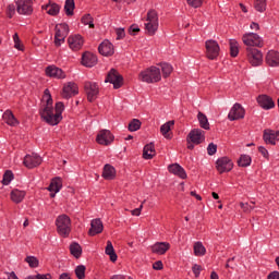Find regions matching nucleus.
<instances>
[{
    "label": "nucleus",
    "mask_w": 279,
    "mask_h": 279,
    "mask_svg": "<svg viewBox=\"0 0 279 279\" xmlns=\"http://www.w3.org/2000/svg\"><path fill=\"white\" fill-rule=\"evenodd\" d=\"M43 106L39 114L48 125H58L62 121V113L64 112V102L59 101L53 109V98H51V92L45 89L43 96Z\"/></svg>",
    "instance_id": "obj_1"
},
{
    "label": "nucleus",
    "mask_w": 279,
    "mask_h": 279,
    "mask_svg": "<svg viewBox=\"0 0 279 279\" xmlns=\"http://www.w3.org/2000/svg\"><path fill=\"white\" fill-rule=\"evenodd\" d=\"M158 27H160V19L158 17V11L150 9L148 10L144 22L145 34H147L148 36H156Z\"/></svg>",
    "instance_id": "obj_2"
},
{
    "label": "nucleus",
    "mask_w": 279,
    "mask_h": 279,
    "mask_svg": "<svg viewBox=\"0 0 279 279\" xmlns=\"http://www.w3.org/2000/svg\"><path fill=\"white\" fill-rule=\"evenodd\" d=\"M141 82L146 84H156L162 80V74L160 73V68L151 65L140 73Z\"/></svg>",
    "instance_id": "obj_3"
},
{
    "label": "nucleus",
    "mask_w": 279,
    "mask_h": 279,
    "mask_svg": "<svg viewBox=\"0 0 279 279\" xmlns=\"http://www.w3.org/2000/svg\"><path fill=\"white\" fill-rule=\"evenodd\" d=\"M57 231L60 236L66 239L71 234V218L66 214H62L56 219Z\"/></svg>",
    "instance_id": "obj_4"
},
{
    "label": "nucleus",
    "mask_w": 279,
    "mask_h": 279,
    "mask_svg": "<svg viewBox=\"0 0 279 279\" xmlns=\"http://www.w3.org/2000/svg\"><path fill=\"white\" fill-rule=\"evenodd\" d=\"M54 45L57 47H62V45H64V40H66V36H69V24H57L54 27Z\"/></svg>",
    "instance_id": "obj_5"
},
{
    "label": "nucleus",
    "mask_w": 279,
    "mask_h": 279,
    "mask_svg": "<svg viewBox=\"0 0 279 279\" xmlns=\"http://www.w3.org/2000/svg\"><path fill=\"white\" fill-rule=\"evenodd\" d=\"M17 14L32 16L34 14V0H14Z\"/></svg>",
    "instance_id": "obj_6"
},
{
    "label": "nucleus",
    "mask_w": 279,
    "mask_h": 279,
    "mask_svg": "<svg viewBox=\"0 0 279 279\" xmlns=\"http://www.w3.org/2000/svg\"><path fill=\"white\" fill-rule=\"evenodd\" d=\"M246 58L252 66H260L263 64V52L257 48L246 47Z\"/></svg>",
    "instance_id": "obj_7"
},
{
    "label": "nucleus",
    "mask_w": 279,
    "mask_h": 279,
    "mask_svg": "<svg viewBox=\"0 0 279 279\" xmlns=\"http://www.w3.org/2000/svg\"><path fill=\"white\" fill-rule=\"evenodd\" d=\"M206 57L208 60H217L219 58V51H221V47H219V43L215 39H209L205 41Z\"/></svg>",
    "instance_id": "obj_8"
},
{
    "label": "nucleus",
    "mask_w": 279,
    "mask_h": 279,
    "mask_svg": "<svg viewBox=\"0 0 279 279\" xmlns=\"http://www.w3.org/2000/svg\"><path fill=\"white\" fill-rule=\"evenodd\" d=\"M234 169V162L230 157L225 156L216 160V170L218 173H230Z\"/></svg>",
    "instance_id": "obj_9"
},
{
    "label": "nucleus",
    "mask_w": 279,
    "mask_h": 279,
    "mask_svg": "<svg viewBox=\"0 0 279 279\" xmlns=\"http://www.w3.org/2000/svg\"><path fill=\"white\" fill-rule=\"evenodd\" d=\"M242 43L247 47H263V38L256 33H246L242 36Z\"/></svg>",
    "instance_id": "obj_10"
},
{
    "label": "nucleus",
    "mask_w": 279,
    "mask_h": 279,
    "mask_svg": "<svg viewBox=\"0 0 279 279\" xmlns=\"http://www.w3.org/2000/svg\"><path fill=\"white\" fill-rule=\"evenodd\" d=\"M206 141V132L202 129H193L187 135V142L193 145H202Z\"/></svg>",
    "instance_id": "obj_11"
},
{
    "label": "nucleus",
    "mask_w": 279,
    "mask_h": 279,
    "mask_svg": "<svg viewBox=\"0 0 279 279\" xmlns=\"http://www.w3.org/2000/svg\"><path fill=\"white\" fill-rule=\"evenodd\" d=\"M85 93L87 95L88 101H95L99 96V84L95 82L87 81L84 84Z\"/></svg>",
    "instance_id": "obj_12"
},
{
    "label": "nucleus",
    "mask_w": 279,
    "mask_h": 279,
    "mask_svg": "<svg viewBox=\"0 0 279 279\" xmlns=\"http://www.w3.org/2000/svg\"><path fill=\"white\" fill-rule=\"evenodd\" d=\"M114 141V135H112V132H110V130H101L99 131V133L96 136V142L98 143V145H105L106 147H108V145H112Z\"/></svg>",
    "instance_id": "obj_13"
},
{
    "label": "nucleus",
    "mask_w": 279,
    "mask_h": 279,
    "mask_svg": "<svg viewBox=\"0 0 279 279\" xmlns=\"http://www.w3.org/2000/svg\"><path fill=\"white\" fill-rule=\"evenodd\" d=\"M105 82L109 84H113V88L118 89V88H121V86H123V76H121V74H119L117 70L111 69Z\"/></svg>",
    "instance_id": "obj_14"
},
{
    "label": "nucleus",
    "mask_w": 279,
    "mask_h": 279,
    "mask_svg": "<svg viewBox=\"0 0 279 279\" xmlns=\"http://www.w3.org/2000/svg\"><path fill=\"white\" fill-rule=\"evenodd\" d=\"M45 73L47 77H52L54 80H66V73L54 64L48 65L45 69Z\"/></svg>",
    "instance_id": "obj_15"
},
{
    "label": "nucleus",
    "mask_w": 279,
    "mask_h": 279,
    "mask_svg": "<svg viewBox=\"0 0 279 279\" xmlns=\"http://www.w3.org/2000/svg\"><path fill=\"white\" fill-rule=\"evenodd\" d=\"M229 121H239V119H245V109L241 104L236 102L233 105L228 114Z\"/></svg>",
    "instance_id": "obj_16"
},
{
    "label": "nucleus",
    "mask_w": 279,
    "mask_h": 279,
    "mask_svg": "<svg viewBox=\"0 0 279 279\" xmlns=\"http://www.w3.org/2000/svg\"><path fill=\"white\" fill-rule=\"evenodd\" d=\"M80 93V87L75 84V82H68L63 85L62 97L63 99H71V97H75Z\"/></svg>",
    "instance_id": "obj_17"
},
{
    "label": "nucleus",
    "mask_w": 279,
    "mask_h": 279,
    "mask_svg": "<svg viewBox=\"0 0 279 279\" xmlns=\"http://www.w3.org/2000/svg\"><path fill=\"white\" fill-rule=\"evenodd\" d=\"M24 166L27 167V169H34L36 167H40L43 165V157H40L38 154L33 153L32 155H26L24 157Z\"/></svg>",
    "instance_id": "obj_18"
},
{
    "label": "nucleus",
    "mask_w": 279,
    "mask_h": 279,
    "mask_svg": "<svg viewBox=\"0 0 279 279\" xmlns=\"http://www.w3.org/2000/svg\"><path fill=\"white\" fill-rule=\"evenodd\" d=\"M68 45L72 51H80L84 47V37L80 34L71 35L68 38Z\"/></svg>",
    "instance_id": "obj_19"
},
{
    "label": "nucleus",
    "mask_w": 279,
    "mask_h": 279,
    "mask_svg": "<svg viewBox=\"0 0 279 279\" xmlns=\"http://www.w3.org/2000/svg\"><path fill=\"white\" fill-rule=\"evenodd\" d=\"M151 253L157 254V256H165L166 252L171 250V244L169 242H156L150 246Z\"/></svg>",
    "instance_id": "obj_20"
},
{
    "label": "nucleus",
    "mask_w": 279,
    "mask_h": 279,
    "mask_svg": "<svg viewBox=\"0 0 279 279\" xmlns=\"http://www.w3.org/2000/svg\"><path fill=\"white\" fill-rule=\"evenodd\" d=\"M104 232V222L101 219L96 218L90 221V228L88 230L89 236H97Z\"/></svg>",
    "instance_id": "obj_21"
},
{
    "label": "nucleus",
    "mask_w": 279,
    "mask_h": 279,
    "mask_svg": "<svg viewBox=\"0 0 279 279\" xmlns=\"http://www.w3.org/2000/svg\"><path fill=\"white\" fill-rule=\"evenodd\" d=\"M257 104L263 110H271L272 108H276V102H274V99L267 95H259L257 97Z\"/></svg>",
    "instance_id": "obj_22"
},
{
    "label": "nucleus",
    "mask_w": 279,
    "mask_h": 279,
    "mask_svg": "<svg viewBox=\"0 0 279 279\" xmlns=\"http://www.w3.org/2000/svg\"><path fill=\"white\" fill-rule=\"evenodd\" d=\"M98 51L101 56H105L106 58L114 56V45H112V43H110L109 40H104L99 45Z\"/></svg>",
    "instance_id": "obj_23"
},
{
    "label": "nucleus",
    "mask_w": 279,
    "mask_h": 279,
    "mask_svg": "<svg viewBox=\"0 0 279 279\" xmlns=\"http://www.w3.org/2000/svg\"><path fill=\"white\" fill-rule=\"evenodd\" d=\"M263 138L267 145H276V141H279V131L266 129Z\"/></svg>",
    "instance_id": "obj_24"
},
{
    "label": "nucleus",
    "mask_w": 279,
    "mask_h": 279,
    "mask_svg": "<svg viewBox=\"0 0 279 279\" xmlns=\"http://www.w3.org/2000/svg\"><path fill=\"white\" fill-rule=\"evenodd\" d=\"M82 64L83 66H87L88 69H93L95 64H97V56L92 52H85L82 56Z\"/></svg>",
    "instance_id": "obj_25"
},
{
    "label": "nucleus",
    "mask_w": 279,
    "mask_h": 279,
    "mask_svg": "<svg viewBox=\"0 0 279 279\" xmlns=\"http://www.w3.org/2000/svg\"><path fill=\"white\" fill-rule=\"evenodd\" d=\"M62 190V179L59 177H56L51 180L50 185L48 187V191H50V197H56L57 193H60Z\"/></svg>",
    "instance_id": "obj_26"
},
{
    "label": "nucleus",
    "mask_w": 279,
    "mask_h": 279,
    "mask_svg": "<svg viewBox=\"0 0 279 279\" xmlns=\"http://www.w3.org/2000/svg\"><path fill=\"white\" fill-rule=\"evenodd\" d=\"M168 171L170 173H172L173 175H177L178 178H181V180H186V178H187L186 171L179 163L170 165L168 167Z\"/></svg>",
    "instance_id": "obj_27"
},
{
    "label": "nucleus",
    "mask_w": 279,
    "mask_h": 279,
    "mask_svg": "<svg viewBox=\"0 0 279 279\" xmlns=\"http://www.w3.org/2000/svg\"><path fill=\"white\" fill-rule=\"evenodd\" d=\"M2 120L4 121V123H7V125H10V128H16V125H19L20 123L19 119L14 117L12 110H5L2 114Z\"/></svg>",
    "instance_id": "obj_28"
},
{
    "label": "nucleus",
    "mask_w": 279,
    "mask_h": 279,
    "mask_svg": "<svg viewBox=\"0 0 279 279\" xmlns=\"http://www.w3.org/2000/svg\"><path fill=\"white\" fill-rule=\"evenodd\" d=\"M104 180H114L117 178V169L110 163H106L102 169Z\"/></svg>",
    "instance_id": "obj_29"
},
{
    "label": "nucleus",
    "mask_w": 279,
    "mask_h": 279,
    "mask_svg": "<svg viewBox=\"0 0 279 279\" xmlns=\"http://www.w3.org/2000/svg\"><path fill=\"white\" fill-rule=\"evenodd\" d=\"M266 62L268 66H279V52L269 50L266 54Z\"/></svg>",
    "instance_id": "obj_30"
},
{
    "label": "nucleus",
    "mask_w": 279,
    "mask_h": 279,
    "mask_svg": "<svg viewBox=\"0 0 279 279\" xmlns=\"http://www.w3.org/2000/svg\"><path fill=\"white\" fill-rule=\"evenodd\" d=\"M41 10H45L49 16H58V14H60V7L56 2L44 4Z\"/></svg>",
    "instance_id": "obj_31"
},
{
    "label": "nucleus",
    "mask_w": 279,
    "mask_h": 279,
    "mask_svg": "<svg viewBox=\"0 0 279 279\" xmlns=\"http://www.w3.org/2000/svg\"><path fill=\"white\" fill-rule=\"evenodd\" d=\"M10 195H11V201L14 204H21V202L25 199V196L27 195V193L23 190L15 189L11 192Z\"/></svg>",
    "instance_id": "obj_32"
},
{
    "label": "nucleus",
    "mask_w": 279,
    "mask_h": 279,
    "mask_svg": "<svg viewBox=\"0 0 279 279\" xmlns=\"http://www.w3.org/2000/svg\"><path fill=\"white\" fill-rule=\"evenodd\" d=\"M154 156H156V146L154 145V143L145 145L143 150V158L145 160H151Z\"/></svg>",
    "instance_id": "obj_33"
},
{
    "label": "nucleus",
    "mask_w": 279,
    "mask_h": 279,
    "mask_svg": "<svg viewBox=\"0 0 279 279\" xmlns=\"http://www.w3.org/2000/svg\"><path fill=\"white\" fill-rule=\"evenodd\" d=\"M105 254L109 256L111 263H117L119 256L117 255V252H114V246L112 245V242L109 240L107 241V246L105 248Z\"/></svg>",
    "instance_id": "obj_34"
},
{
    "label": "nucleus",
    "mask_w": 279,
    "mask_h": 279,
    "mask_svg": "<svg viewBox=\"0 0 279 279\" xmlns=\"http://www.w3.org/2000/svg\"><path fill=\"white\" fill-rule=\"evenodd\" d=\"M173 125H175V121H173V120L168 121L165 124H162L160 126V133L162 134V136H165L168 140H171V134H169V132H171V128H173Z\"/></svg>",
    "instance_id": "obj_35"
},
{
    "label": "nucleus",
    "mask_w": 279,
    "mask_h": 279,
    "mask_svg": "<svg viewBox=\"0 0 279 279\" xmlns=\"http://www.w3.org/2000/svg\"><path fill=\"white\" fill-rule=\"evenodd\" d=\"M229 49H230L231 58H236V56H239V49H240L239 41H236V39H230Z\"/></svg>",
    "instance_id": "obj_36"
},
{
    "label": "nucleus",
    "mask_w": 279,
    "mask_h": 279,
    "mask_svg": "<svg viewBox=\"0 0 279 279\" xmlns=\"http://www.w3.org/2000/svg\"><path fill=\"white\" fill-rule=\"evenodd\" d=\"M199 126L203 128V130H210V123H208V117L204 114L202 111L197 114Z\"/></svg>",
    "instance_id": "obj_37"
},
{
    "label": "nucleus",
    "mask_w": 279,
    "mask_h": 279,
    "mask_svg": "<svg viewBox=\"0 0 279 279\" xmlns=\"http://www.w3.org/2000/svg\"><path fill=\"white\" fill-rule=\"evenodd\" d=\"M70 254H72L74 258H80L82 256V245L76 242L70 244Z\"/></svg>",
    "instance_id": "obj_38"
},
{
    "label": "nucleus",
    "mask_w": 279,
    "mask_h": 279,
    "mask_svg": "<svg viewBox=\"0 0 279 279\" xmlns=\"http://www.w3.org/2000/svg\"><path fill=\"white\" fill-rule=\"evenodd\" d=\"M64 12L66 16H73L75 12V0H65Z\"/></svg>",
    "instance_id": "obj_39"
},
{
    "label": "nucleus",
    "mask_w": 279,
    "mask_h": 279,
    "mask_svg": "<svg viewBox=\"0 0 279 279\" xmlns=\"http://www.w3.org/2000/svg\"><path fill=\"white\" fill-rule=\"evenodd\" d=\"M194 256H206V246L202 242L194 243Z\"/></svg>",
    "instance_id": "obj_40"
},
{
    "label": "nucleus",
    "mask_w": 279,
    "mask_h": 279,
    "mask_svg": "<svg viewBox=\"0 0 279 279\" xmlns=\"http://www.w3.org/2000/svg\"><path fill=\"white\" fill-rule=\"evenodd\" d=\"M238 165L239 167H250L252 165V157L250 155H241Z\"/></svg>",
    "instance_id": "obj_41"
},
{
    "label": "nucleus",
    "mask_w": 279,
    "mask_h": 279,
    "mask_svg": "<svg viewBox=\"0 0 279 279\" xmlns=\"http://www.w3.org/2000/svg\"><path fill=\"white\" fill-rule=\"evenodd\" d=\"M254 8L257 12L267 10V0H254Z\"/></svg>",
    "instance_id": "obj_42"
},
{
    "label": "nucleus",
    "mask_w": 279,
    "mask_h": 279,
    "mask_svg": "<svg viewBox=\"0 0 279 279\" xmlns=\"http://www.w3.org/2000/svg\"><path fill=\"white\" fill-rule=\"evenodd\" d=\"M81 22L83 23V25H88L89 29L95 28V22L90 14L83 15Z\"/></svg>",
    "instance_id": "obj_43"
},
{
    "label": "nucleus",
    "mask_w": 279,
    "mask_h": 279,
    "mask_svg": "<svg viewBox=\"0 0 279 279\" xmlns=\"http://www.w3.org/2000/svg\"><path fill=\"white\" fill-rule=\"evenodd\" d=\"M12 180H14V173L11 170H7L2 178V184L8 186Z\"/></svg>",
    "instance_id": "obj_44"
},
{
    "label": "nucleus",
    "mask_w": 279,
    "mask_h": 279,
    "mask_svg": "<svg viewBox=\"0 0 279 279\" xmlns=\"http://www.w3.org/2000/svg\"><path fill=\"white\" fill-rule=\"evenodd\" d=\"M75 276H76V278H78V279H84V278H86V266H84V265H78V266H76V268H75Z\"/></svg>",
    "instance_id": "obj_45"
},
{
    "label": "nucleus",
    "mask_w": 279,
    "mask_h": 279,
    "mask_svg": "<svg viewBox=\"0 0 279 279\" xmlns=\"http://www.w3.org/2000/svg\"><path fill=\"white\" fill-rule=\"evenodd\" d=\"M129 132H138V130H141V120L138 119H133L130 123H129Z\"/></svg>",
    "instance_id": "obj_46"
},
{
    "label": "nucleus",
    "mask_w": 279,
    "mask_h": 279,
    "mask_svg": "<svg viewBox=\"0 0 279 279\" xmlns=\"http://www.w3.org/2000/svg\"><path fill=\"white\" fill-rule=\"evenodd\" d=\"M161 72H162L163 77H169V75H171V73H173V66L169 63H162Z\"/></svg>",
    "instance_id": "obj_47"
},
{
    "label": "nucleus",
    "mask_w": 279,
    "mask_h": 279,
    "mask_svg": "<svg viewBox=\"0 0 279 279\" xmlns=\"http://www.w3.org/2000/svg\"><path fill=\"white\" fill-rule=\"evenodd\" d=\"M25 260L33 269H36V267L39 265L38 258L35 256H27Z\"/></svg>",
    "instance_id": "obj_48"
},
{
    "label": "nucleus",
    "mask_w": 279,
    "mask_h": 279,
    "mask_svg": "<svg viewBox=\"0 0 279 279\" xmlns=\"http://www.w3.org/2000/svg\"><path fill=\"white\" fill-rule=\"evenodd\" d=\"M13 43H14V49H17V51H23L24 47L21 43V38L19 37L17 33L13 35Z\"/></svg>",
    "instance_id": "obj_49"
},
{
    "label": "nucleus",
    "mask_w": 279,
    "mask_h": 279,
    "mask_svg": "<svg viewBox=\"0 0 279 279\" xmlns=\"http://www.w3.org/2000/svg\"><path fill=\"white\" fill-rule=\"evenodd\" d=\"M14 14H16V5L9 4L7 7V15L9 16V19H12V16H14Z\"/></svg>",
    "instance_id": "obj_50"
},
{
    "label": "nucleus",
    "mask_w": 279,
    "mask_h": 279,
    "mask_svg": "<svg viewBox=\"0 0 279 279\" xmlns=\"http://www.w3.org/2000/svg\"><path fill=\"white\" fill-rule=\"evenodd\" d=\"M207 154L208 156H215V154H217V145L215 143H210L207 146Z\"/></svg>",
    "instance_id": "obj_51"
},
{
    "label": "nucleus",
    "mask_w": 279,
    "mask_h": 279,
    "mask_svg": "<svg viewBox=\"0 0 279 279\" xmlns=\"http://www.w3.org/2000/svg\"><path fill=\"white\" fill-rule=\"evenodd\" d=\"M143 204H145V201H143V203L140 205V207L131 210V215L133 217H141V213H143Z\"/></svg>",
    "instance_id": "obj_52"
},
{
    "label": "nucleus",
    "mask_w": 279,
    "mask_h": 279,
    "mask_svg": "<svg viewBox=\"0 0 279 279\" xmlns=\"http://www.w3.org/2000/svg\"><path fill=\"white\" fill-rule=\"evenodd\" d=\"M240 207L242 208L243 213L254 210V206L250 205L248 203H240Z\"/></svg>",
    "instance_id": "obj_53"
},
{
    "label": "nucleus",
    "mask_w": 279,
    "mask_h": 279,
    "mask_svg": "<svg viewBox=\"0 0 279 279\" xmlns=\"http://www.w3.org/2000/svg\"><path fill=\"white\" fill-rule=\"evenodd\" d=\"M116 34L117 40H123V38H125V28H117Z\"/></svg>",
    "instance_id": "obj_54"
},
{
    "label": "nucleus",
    "mask_w": 279,
    "mask_h": 279,
    "mask_svg": "<svg viewBox=\"0 0 279 279\" xmlns=\"http://www.w3.org/2000/svg\"><path fill=\"white\" fill-rule=\"evenodd\" d=\"M192 271H193L195 278H199V275L202 274V267L197 264H194L192 267Z\"/></svg>",
    "instance_id": "obj_55"
},
{
    "label": "nucleus",
    "mask_w": 279,
    "mask_h": 279,
    "mask_svg": "<svg viewBox=\"0 0 279 279\" xmlns=\"http://www.w3.org/2000/svg\"><path fill=\"white\" fill-rule=\"evenodd\" d=\"M258 151H259V154H262V156L264 158H266V160H269V150H267V148H265V146H259Z\"/></svg>",
    "instance_id": "obj_56"
},
{
    "label": "nucleus",
    "mask_w": 279,
    "mask_h": 279,
    "mask_svg": "<svg viewBox=\"0 0 279 279\" xmlns=\"http://www.w3.org/2000/svg\"><path fill=\"white\" fill-rule=\"evenodd\" d=\"M163 264L162 260H157L153 264V269H155L156 271H160L161 269H163Z\"/></svg>",
    "instance_id": "obj_57"
},
{
    "label": "nucleus",
    "mask_w": 279,
    "mask_h": 279,
    "mask_svg": "<svg viewBox=\"0 0 279 279\" xmlns=\"http://www.w3.org/2000/svg\"><path fill=\"white\" fill-rule=\"evenodd\" d=\"M187 3L192 8H199V5H202V0H187Z\"/></svg>",
    "instance_id": "obj_58"
},
{
    "label": "nucleus",
    "mask_w": 279,
    "mask_h": 279,
    "mask_svg": "<svg viewBox=\"0 0 279 279\" xmlns=\"http://www.w3.org/2000/svg\"><path fill=\"white\" fill-rule=\"evenodd\" d=\"M136 32H141V28L138 27V25L136 24L131 25V27L129 28V34L136 33Z\"/></svg>",
    "instance_id": "obj_59"
},
{
    "label": "nucleus",
    "mask_w": 279,
    "mask_h": 279,
    "mask_svg": "<svg viewBox=\"0 0 279 279\" xmlns=\"http://www.w3.org/2000/svg\"><path fill=\"white\" fill-rule=\"evenodd\" d=\"M267 279H279V271L275 270L270 272L267 277Z\"/></svg>",
    "instance_id": "obj_60"
},
{
    "label": "nucleus",
    "mask_w": 279,
    "mask_h": 279,
    "mask_svg": "<svg viewBox=\"0 0 279 279\" xmlns=\"http://www.w3.org/2000/svg\"><path fill=\"white\" fill-rule=\"evenodd\" d=\"M190 195H192V197H195V199H197L198 202H202V196L197 194V192L192 191Z\"/></svg>",
    "instance_id": "obj_61"
},
{
    "label": "nucleus",
    "mask_w": 279,
    "mask_h": 279,
    "mask_svg": "<svg viewBox=\"0 0 279 279\" xmlns=\"http://www.w3.org/2000/svg\"><path fill=\"white\" fill-rule=\"evenodd\" d=\"M251 29H255V32H258V29H260V26L258 25V23H251Z\"/></svg>",
    "instance_id": "obj_62"
},
{
    "label": "nucleus",
    "mask_w": 279,
    "mask_h": 279,
    "mask_svg": "<svg viewBox=\"0 0 279 279\" xmlns=\"http://www.w3.org/2000/svg\"><path fill=\"white\" fill-rule=\"evenodd\" d=\"M110 279H125V275H113Z\"/></svg>",
    "instance_id": "obj_63"
},
{
    "label": "nucleus",
    "mask_w": 279,
    "mask_h": 279,
    "mask_svg": "<svg viewBox=\"0 0 279 279\" xmlns=\"http://www.w3.org/2000/svg\"><path fill=\"white\" fill-rule=\"evenodd\" d=\"M59 279H71V276H69V274H66V272H63V274H61Z\"/></svg>",
    "instance_id": "obj_64"
}]
</instances>
